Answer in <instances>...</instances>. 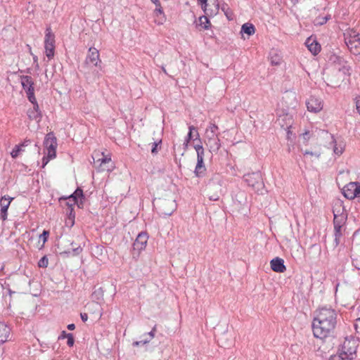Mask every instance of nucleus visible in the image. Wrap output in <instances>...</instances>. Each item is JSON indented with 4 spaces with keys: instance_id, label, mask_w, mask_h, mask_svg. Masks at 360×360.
I'll return each instance as SVG.
<instances>
[{
    "instance_id": "55",
    "label": "nucleus",
    "mask_w": 360,
    "mask_h": 360,
    "mask_svg": "<svg viewBox=\"0 0 360 360\" xmlns=\"http://www.w3.org/2000/svg\"><path fill=\"white\" fill-rule=\"evenodd\" d=\"M290 1L292 3V4L295 5V4H296L298 2L299 0H290Z\"/></svg>"
},
{
    "instance_id": "54",
    "label": "nucleus",
    "mask_w": 360,
    "mask_h": 360,
    "mask_svg": "<svg viewBox=\"0 0 360 360\" xmlns=\"http://www.w3.org/2000/svg\"><path fill=\"white\" fill-rule=\"evenodd\" d=\"M30 143V140H26V141L24 142V143L22 144V146H27V145L28 143Z\"/></svg>"
},
{
    "instance_id": "52",
    "label": "nucleus",
    "mask_w": 360,
    "mask_h": 360,
    "mask_svg": "<svg viewBox=\"0 0 360 360\" xmlns=\"http://www.w3.org/2000/svg\"><path fill=\"white\" fill-rule=\"evenodd\" d=\"M271 63L276 65H278L280 63V62L278 60L274 61L273 59H271Z\"/></svg>"
},
{
    "instance_id": "24",
    "label": "nucleus",
    "mask_w": 360,
    "mask_h": 360,
    "mask_svg": "<svg viewBox=\"0 0 360 360\" xmlns=\"http://www.w3.org/2000/svg\"><path fill=\"white\" fill-rule=\"evenodd\" d=\"M10 328L3 322H0V344H3L8 340Z\"/></svg>"
},
{
    "instance_id": "40",
    "label": "nucleus",
    "mask_w": 360,
    "mask_h": 360,
    "mask_svg": "<svg viewBox=\"0 0 360 360\" xmlns=\"http://www.w3.org/2000/svg\"><path fill=\"white\" fill-rule=\"evenodd\" d=\"M49 264L48 259L46 257H43L38 263L39 267H46Z\"/></svg>"
},
{
    "instance_id": "48",
    "label": "nucleus",
    "mask_w": 360,
    "mask_h": 360,
    "mask_svg": "<svg viewBox=\"0 0 360 360\" xmlns=\"http://www.w3.org/2000/svg\"><path fill=\"white\" fill-rule=\"evenodd\" d=\"M80 316H81L82 320L84 322H85V321H86L88 320V315H87V314H86V313H82V314H80Z\"/></svg>"
},
{
    "instance_id": "20",
    "label": "nucleus",
    "mask_w": 360,
    "mask_h": 360,
    "mask_svg": "<svg viewBox=\"0 0 360 360\" xmlns=\"http://www.w3.org/2000/svg\"><path fill=\"white\" fill-rule=\"evenodd\" d=\"M270 264L271 269L275 272L283 273L286 269L283 259L279 257L271 259Z\"/></svg>"
},
{
    "instance_id": "17",
    "label": "nucleus",
    "mask_w": 360,
    "mask_h": 360,
    "mask_svg": "<svg viewBox=\"0 0 360 360\" xmlns=\"http://www.w3.org/2000/svg\"><path fill=\"white\" fill-rule=\"evenodd\" d=\"M205 155L197 156V163L195 167L194 174L197 177L204 176L206 172V167L204 163Z\"/></svg>"
},
{
    "instance_id": "37",
    "label": "nucleus",
    "mask_w": 360,
    "mask_h": 360,
    "mask_svg": "<svg viewBox=\"0 0 360 360\" xmlns=\"http://www.w3.org/2000/svg\"><path fill=\"white\" fill-rule=\"evenodd\" d=\"M304 155H311L312 157H314L315 158L318 159L321 156V152H312L309 150H305L304 152Z\"/></svg>"
},
{
    "instance_id": "22",
    "label": "nucleus",
    "mask_w": 360,
    "mask_h": 360,
    "mask_svg": "<svg viewBox=\"0 0 360 360\" xmlns=\"http://www.w3.org/2000/svg\"><path fill=\"white\" fill-rule=\"evenodd\" d=\"M306 46H307L309 51L314 54H318L321 51L320 44L316 41L315 39L311 37H309L305 42Z\"/></svg>"
},
{
    "instance_id": "50",
    "label": "nucleus",
    "mask_w": 360,
    "mask_h": 360,
    "mask_svg": "<svg viewBox=\"0 0 360 360\" xmlns=\"http://www.w3.org/2000/svg\"><path fill=\"white\" fill-rule=\"evenodd\" d=\"M68 328L69 330H74V329L75 328V324H73V323L69 324V325L68 326Z\"/></svg>"
},
{
    "instance_id": "7",
    "label": "nucleus",
    "mask_w": 360,
    "mask_h": 360,
    "mask_svg": "<svg viewBox=\"0 0 360 360\" xmlns=\"http://www.w3.org/2000/svg\"><path fill=\"white\" fill-rule=\"evenodd\" d=\"M102 158H98L96 160H94V167L98 170V172H112L115 165L112 162L111 157L110 155H105L104 153H101Z\"/></svg>"
},
{
    "instance_id": "9",
    "label": "nucleus",
    "mask_w": 360,
    "mask_h": 360,
    "mask_svg": "<svg viewBox=\"0 0 360 360\" xmlns=\"http://www.w3.org/2000/svg\"><path fill=\"white\" fill-rule=\"evenodd\" d=\"M44 47L46 56L49 59L52 58L54 56L55 36L52 32L51 27H47L46 30Z\"/></svg>"
},
{
    "instance_id": "44",
    "label": "nucleus",
    "mask_w": 360,
    "mask_h": 360,
    "mask_svg": "<svg viewBox=\"0 0 360 360\" xmlns=\"http://www.w3.org/2000/svg\"><path fill=\"white\" fill-rule=\"evenodd\" d=\"M150 342V340H145L141 341H136L133 343L134 346H139L141 345H145Z\"/></svg>"
},
{
    "instance_id": "10",
    "label": "nucleus",
    "mask_w": 360,
    "mask_h": 360,
    "mask_svg": "<svg viewBox=\"0 0 360 360\" xmlns=\"http://www.w3.org/2000/svg\"><path fill=\"white\" fill-rule=\"evenodd\" d=\"M20 83L22 88L27 93L28 100L30 102L35 101L34 89V81L30 76L22 75L20 77Z\"/></svg>"
},
{
    "instance_id": "28",
    "label": "nucleus",
    "mask_w": 360,
    "mask_h": 360,
    "mask_svg": "<svg viewBox=\"0 0 360 360\" xmlns=\"http://www.w3.org/2000/svg\"><path fill=\"white\" fill-rule=\"evenodd\" d=\"M210 16L205 15L199 18V25L201 26L204 30H207L210 26V22L208 19Z\"/></svg>"
},
{
    "instance_id": "53",
    "label": "nucleus",
    "mask_w": 360,
    "mask_h": 360,
    "mask_svg": "<svg viewBox=\"0 0 360 360\" xmlns=\"http://www.w3.org/2000/svg\"><path fill=\"white\" fill-rule=\"evenodd\" d=\"M200 2H203L204 4L206 2V1H213V0H198Z\"/></svg>"
},
{
    "instance_id": "36",
    "label": "nucleus",
    "mask_w": 360,
    "mask_h": 360,
    "mask_svg": "<svg viewBox=\"0 0 360 360\" xmlns=\"http://www.w3.org/2000/svg\"><path fill=\"white\" fill-rule=\"evenodd\" d=\"M194 148L196 151L197 156L205 155V150L201 144L195 145Z\"/></svg>"
},
{
    "instance_id": "21",
    "label": "nucleus",
    "mask_w": 360,
    "mask_h": 360,
    "mask_svg": "<svg viewBox=\"0 0 360 360\" xmlns=\"http://www.w3.org/2000/svg\"><path fill=\"white\" fill-rule=\"evenodd\" d=\"M260 180L261 176L259 173L248 174L244 176V181L248 184V186L253 188L260 184Z\"/></svg>"
},
{
    "instance_id": "8",
    "label": "nucleus",
    "mask_w": 360,
    "mask_h": 360,
    "mask_svg": "<svg viewBox=\"0 0 360 360\" xmlns=\"http://www.w3.org/2000/svg\"><path fill=\"white\" fill-rule=\"evenodd\" d=\"M102 61L100 58L99 51L94 47H90L84 60V65L87 68H101Z\"/></svg>"
},
{
    "instance_id": "2",
    "label": "nucleus",
    "mask_w": 360,
    "mask_h": 360,
    "mask_svg": "<svg viewBox=\"0 0 360 360\" xmlns=\"http://www.w3.org/2000/svg\"><path fill=\"white\" fill-rule=\"evenodd\" d=\"M319 143L320 146L331 149L335 157H340L345 151V144L342 141H338L326 131H321L319 134Z\"/></svg>"
},
{
    "instance_id": "35",
    "label": "nucleus",
    "mask_w": 360,
    "mask_h": 360,
    "mask_svg": "<svg viewBox=\"0 0 360 360\" xmlns=\"http://www.w3.org/2000/svg\"><path fill=\"white\" fill-rule=\"evenodd\" d=\"M63 334L68 338V345L72 347L75 342L72 335L71 333L65 334V331L63 332Z\"/></svg>"
},
{
    "instance_id": "57",
    "label": "nucleus",
    "mask_w": 360,
    "mask_h": 360,
    "mask_svg": "<svg viewBox=\"0 0 360 360\" xmlns=\"http://www.w3.org/2000/svg\"><path fill=\"white\" fill-rule=\"evenodd\" d=\"M212 185L210 184L209 186H208V189L209 191L211 190L212 188Z\"/></svg>"
},
{
    "instance_id": "1",
    "label": "nucleus",
    "mask_w": 360,
    "mask_h": 360,
    "mask_svg": "<svg viewBox=\"0 0 360 360\" xmlns=\"http://www.w3.org/2000/svg\"><path fill=\"white\" fill-rule=\"evenodd\" d=\"M337 314L330 307H321L316 312L312 321L314 337L324 339L330 335L336 326Z\"/></svg>"
},
{
    "instance_id": "29",
    "label": "nucleus",
    "mask_w": 360,
    "mask_h": 360,
    "mask_svg": "<svg viewBox=\"0 0 360 360\" xmlns=\"http://www.w3.org/2000/svg\"><path fill=\"white\" fill-rule=\"evenodd\" d=\"M188 129H189V131H188V135H187V136H186V139H185V143H184V144H185V146H188V143H189V141L191 140V139H192V137H193V131H196V134H195L196 138H199V136H199V134H198V132L196 131V129H195V127H193V126H190V127H188Z\"/></svg>"
},
{
    "instance_id": "25",
    "label": "nucleus",
    "mask_w": 360,
    "mask_h": 360,
    "mask_svg": "<svg viewBox=\"0 0 360 360\" xmlns=\"http://www.w3.org/2000/svg\"><path fill=\"white\" fill-rule=\"evenodd\" d=\"M83 197V191L82 189H77L74 193L71 194L68 198H65L64 199H68V205L72 206L75 203H78L77 199L82 198Z\"/></svg>"
},
{
    "instance_id": "4",
    "label": "nucleus",
    "mask_w": 360,
    "mask_h": 360,
    "mask_svg": "<svg viewBox=\"0 0 360 360\" xmlns=\"http://www.w3.org/2000/svg\"><path fill=\"white\" fill-rule=\"evenodd\" d=\"M344 40L352 54L360 55V33L358 31L352 28L347 29L344 32Z\"/></svg>"
},
{
    "instance_id": "15",
    "label": "nucleus",
    "mask_w": 360,
    "mask_h": 360,
    "mask_svg": "<svg viewBox=\"0 0 360 360\" xmlns=\"http://www.w3.org/2000/svg\"><path fill=\"white\" fill-rule=\"evenodd\" d=\"M306 104L307 110L314 113L320 112L323 107V101L321 99L315 96H311L307 101Z\"/></svg>"
},
{
    "instance_id": "11",
    "label": "nucleus",
    "mask_w": 360,
    "mask_h": 360,
    "mask_svg": "<svg viewBox=\"0 0 360 360\" xmlns=\"http://www.w3.org/2000/svg\"><path fill=\"white\" fill-rule=\"evenodd\" d=\"M342 193L347 199H354L360 194V184L358 182H350L347 184L343 188Z\"/></svg>"
},
{
    "instance_id": "47",
    "label": "nucleus",
    "mask_w": 360,
    "mask_h": 360,
    "mask_svg": "<svg viewBox=\"0 0 360 360\" xmlns=\"http://www.w3.org/2000/svg\"><path fill=\"white\" fill-rule=\"evenodd\" d=\"M353 264L357 269L360 270V259L353 260Z\"/></svg>"
},
{
    "instance_id": "27",
    "label": "nucleus",
    "mask_w": 360,
    "mask_h": 360,
    "mask_svg": "<svg viewBox=\"0 0 360 360\" xmlns=\"http://www.w3.org/2000/svg\"><path fill=\"white\" fill-rule=\"evenodd\" d=\"M240 32L242 34L245 33L248 36H251L255 34V27L252 23L247 22L242 25Z\"/></svg>"
},
{
    "instance_id": "6",
    "label": "nucleus",
    "mask_w": 360,
    "mask_h": 360,
    "mask_svg": "<svg viewBox=\"0 0 360 360\" xmlns=\"http://www.w3.org/2000/svg\"><path fill=\"white\" fill-rule=\"evenodd\" d=\"M44 144L46 148V155L42 158V167H44L48 162L56 158L57 140L53 133H49L44 139Z\"/></svg>"
},
{
    "instance_id": "34",
    "label": "nucleus",
    "mask_w": 360,
    "mask_h": 360,
    "mask_svg": "<svg viewBox=\"0 0 360 360\" xmlns=\"http://www.w3.org/2000/svg\"><path fill=\"white\" fill-rule=\"evenodd\" d=\"M162 143V140L155 141L152 144L151 153L153 155H156L158 153V145Z\"/></svg>"
},
{
    "instance_id": "18",
    "label": "nucleus",
    "mask_w": 360,
    "mask_h": 360,
    "mask_svg": "<svg viewBox=\"0 0 360 360\" xmlns=\"http://www.w3.org/2000/svg\"><path fill=\"white\" fill-rule=\"evenodd\" d=\"M33 104V108L30 109L27 111V116L30 120H34L37 122H39L41 120V115L39 109V105L35 99V101L31 102Z\"/></svg>"
},
{
    "instance_id": "3",
    "label": "nucleus",
    "mask_w": 360,
    "mask_h": 360,
    "mask_svg": "<svg viewBox=\"0 0 360 360\" xmlns=\"http://www.w3.org/2000/svg\"><path fill=\"white\" fill-rule=\"evenodd\" d=\"M219 128L214 123H210L205 132V143L210 153H217L221 148V141L217 133Z\"/></svg>"
},
{
    "instance_id": "46",
    "label": "nucleus",
    "mask_w": 360,
    "mask_h": 360,
    "mask_svg": "<svg viewBox=\"0 0 360 360\" xmlns=\"http://www.w3.org/2000/svg\"><path fill=\"white\" fill-rule=\"evenodd\" d=\"M302 138L307 142L309 139V131H306L304 133H303Z\"/></svg>"
},
{
    "instance_id": "49",
    "label": "nucleus",
    "mask_w": 360,
    "mask_h": 360,
    "mask_svg": "<svg viewBox=\"0 0 360 360\" xmlns=\"http://www.w3.org/2000/svg\"><path fill=\"white\" fill-rule=\"evenodd\" d=\"M328 20V18H323L321 19V20H316V24H319V25H323L324 23H326Z\"/></svg>"
},
{
    "instance_id": "16",
    "label": "nucleus",
    "mask_w": 360,
    "mask_h": 360,
    "mask_svg": "<svg viewBox=\"0 0 360 360\" xmlns=\"http://www.w3.org/2000/svg\"><path fill=\"white\" fill-rule=\"evenodd\" d=\"M176 208V204L173 200H165L161 202V212L165 215H171Z\"/></svg>"
},
{
    "instance_id": "41",
    "label": "nucleus",
    "mask_w": 360,
    "mask_h": 360,
    "mask_svg": "<svg viewBox=\"0 0 360 360\" xmlns=\"http://www.w3.org/2000/svg\"><path fill=\"white\" fill-rule=\"evenodd\" d=\"M354 103L356 105V109L360 115V96H358L354 98Z\"/></svg>"
},
{
    "instance_id": "43",
    "label": "nucleus",
    "mask_w": 360,
    "mask_h": 360,
    "mask_svg": "<svg viewBox=\"0 0 360 360\" xmlns=\"http://www.w3.org/2000/svg\"><path fill=\"white\" fill-rule=\"evenodd\" d=\"M346 358L342 356V355L339 353L338 355H333L330 357L329 360H345Z\"/></svg>"
},
{
    "instance_id": "39",
    "label": "nucleus",
    "mask_w": 360,
    "mask_h": 360,
    "mask_svg": "<svg viewBox=\"0 0 360 360\" xmlns=\"http://www.w3.org/2000/svg\"><path fill=\"white\" fill-rule=\"evenodd\" d=\"M20 150H21L20 146H15V147L12 150V151L11 153L12 158H15L16 157H18Z\"/></svg>"
},
{
    "instance_id": "5",
    "label": "nucleus",
    "mask_w": 360,
    "mask_h": 360,
    "mask_svg": "<svg viewBox=\"0 0 360 360\" xmlns=\"http://www.w3.org/2000/svg\"><path fill=\"white\" fill-rule=\"evenodd\" d=\"M357 347V340L353 337H347L340 345L338 352L346 359L353 360L356 357Z\"/></svg>"
},
{
    "instance_id": "33",
    "label": "nucleus",
    "mask_w": 360,
    "mask_h": 360,
    "mask_svg": "<svg viewBox=\"0 0 360 360\" xmlns=\"http://www.w3.org/2000/svg\"><path fill=\"white\" fill-rule=\"evenodd\" d=\"M354 328L357 340H360V318L356 319L354 323Z\"/></svg>"
},
{
    "instance_id": "30",
    "label": "nucleus",
    "mask_w": 360,
    "mask_h": 360,
    "mask_svg": "<svg viewBox=\"0 0 360 360\" xmlns=\"http://www.w3.org/2000/svg\"><path fill=\"white\" fill-rule=\"evenodd\" d=\"M334 231H335V246H337L340 243V238L342 236V226H334Z\"/></svg>"
},
{
    "instance_id": "19",
    "label": "nucleus",
    "mask_w": 360,
    "mask_h": 360,
    "mask_svg": "<svg viewBox=\"0 0 360 360\" xmlns=\"http://www.w3.org/2000/svg\"><path fill=\"white\" fill-rule=\"evenodd\" d=\"M13 200L9 196H4L0 200L1 219L5 221L7 219V211Z\"/></svg>"
},
{
    "instance_id": "58",
    "label": "nucleus",
    "mask_w": 360,
    "mask_h": 360,
    "mask_svg": "<svg viewBox=\"0 0 360 360\" xmlns=\"http://www.w3.org/2000/svg\"><path fill=\"white\" fill-rule=\"evenodd\" d=\"M81 250H82L81 248H77L75 249V250H74V251H78V250H80V251H81Z\"/></svg>"
},
{
    "instance_id": "12",
    "label": "nucleus",
    "mask_w": 360,
    "mask_h": 360,
    "mask_svg": "<svg viewBox=\"0 0 360 360\" xmlns=\"http://www.w3.org/2000/svg\"><path fill=\"white\" fill-rule=\"evenodd\" d=\"M330 60L334 63L335 70L342 72L345 75H349L350 74V67L343 58L334 55L330 57Z\"/></svg>"
},
{
    "instance_id": "42",
    "label": "nucleus",
    "mask_w": 360,
    "mask_h": 360,
    "mask_svg": "<svg viewBox=\"0 0 360 360\" xmlns=\"http://www.w3.org/2000/svg\"><path fill=\"white\" fill-rule=\"evenodd\" d=\"M49 234V231L44 230L43 231V233L39 236V238L43 240L44 243L47 240Z\"/></svg>"
},
{
    "instance_id": "31",
    "label": "nucleus",
    "mask_w": 360,
    "mask_h": 360,
    "mask_svg": "<svg viewBox=\"0 0 360 360\" xmlns=\"http://www.w3.org/2000/svg\"><path fill=\"white\" fill-rule=\"evenodd\" d=\"M347 215H342L339 217H334V226H342L345 224Z\"/></svg>"
},
{
    "instance_id": "23",
    "label": "nucleus",
    "mask_w": 360,
    "mask_h": 360,
    "mask_svg": "<svg viewBox=\"0 0 360 360\" xmlns=\"http://www.w3.org/2000/svg\"><path fill=\"white\" fill-rule=\"evenodd\" d=\"M155 22L158 25H162L166 21V17L163 13L162 8L160 4L158 6H155L154 10Z\"/></svg>"
},
{
    "instance_id": "45",
    "label": "nucleus",
    "mask_w": 360,
    "mask_h": 360,
    "mask_svg": "<svg viewBox=\"0 0 360 360\" xmlns=\"http://www.w3.org/2000/svg\"><path fill=\"white\" fill-rule=\"evenodd\" d=\"M155 331H156V326H155L153 327V328L152 329V330L148 333V335L150 336V339H149L150 340L155 337Z\"/></svg>"
},
{
    "instance_id": "26",
    "label": "nucleus",
    "mask_w": 360,
    "mask_h": 360,
    "mask_svg": "<svg viewBox=\"0 0 360 360\" xmlns=\"http://www.w3.org/2000/svg\"><path fill=\"white\" fill-rule=\"evenodd\" d=\"M333 212L334 217H335V215L336 217H339L342 215H346V214L345 213V209L344 207L342 206V202L337 201L335 203L333 209Z\"/></svg>"
},
{
    "instance_id": "51",
    "label": "nucleus",
    "mask_w": 360,
    "mask_h": 360,
    "mask_svg": "<svg viewBox=\"0 0 360 360\" xmlns=\"http://www.w3.org/2000/svg\"><path fill=\"white\" fill-rule=\"evenodd\" d=\"M151 1L155 5V6H158L160 3L159 0H151Z\"/></svg>"
},
{
    "instance_id": "13",
    "label": "nucleus",
    "mask_w": 360,
    "mask_h": 360,
    "mask_svg": "<svg viewBox=\"0 0 360 360\" xmlns=\"http://www.w3.org/2000/svg\"><path fill=\"white\" fill-rule=\"evenodd\" d=\"M148 240V235L146 232H141L138 234L134 244V250L138 251V255L146 249Z\"/></svg>"
},
{
    "instance_id": "32",
    "label": "nucleus",
    "mask_w": 360,
    "mask_h": 360,
    "mask_svg": "<svg viewBox=\"0 0 360 360\" xmlns=\"http://www.w3.org/2000/svg\"><path fill=\"white\" fill-rule=\"evenodd\" d=\"M220 186H221L220 185H217V191H216L215 193H214V194H209V199L210 200L216 201V200H219V193H220V191H221Z\"/></svg>"
},
{
    "instance_id": "38",
    "label": "nucleus",
    "mask_w": 360,
    "mask_h": 360,
    "mask_svg": "<svg viewBox=\"0 0 360 360\" xmlns=\"http://www.w3.org/2000/svg\"><path fill=\"white\" fill-rule=\"evenodd\" d=\"M353 242L360 245V230L356 231L353 235Z\"/></svg>"
},
{
    "instance_id": "14",
    "label": "nucleus",
    "mask_w": 360,
    "mask_h": 360,
    "mask_svg": "<svg viewBox=\"0 0 360 360\" xmlns=\"http://www.w3.org/2000/svg\"><path fill=\"white\" fill-rule=\"evenodd\" d=\"M201 8L205 15L212 17L217 14L219 11V5L216 4V0L213 1L200 2Z\"/></svg>"
},
{
    "instance_id": "56",
    "label": "nucleus",
    "mask_w": 360,
    "mask_h": 360,
    "mask_svg": "<svg viewBox=\"0 0 360 360\" xmlns=\"http://www.w3.org/2000/svg\"><path fill=\"white\" fill-rule=\"evenodd\" d=\"M162 71H163L165 74H167V70H165V68H162Z\"/></svg>"
}]
</instances>
